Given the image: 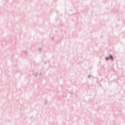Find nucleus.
Here are the masks:
<instances>
[{
  "label": "nucleus",
  "instance_id": "obj_1",
  "mask_svg": "<svg viewBox=\"0 0 125 125\" xmlns=\"http://www.w3.org/2000/svg\"><path fill=\"white\" fill-rule=\"evenodd\" d=\"M109 58H110V59L112 60H114V58H113V56L111 55H109Z\"/></svg>",
  "mask_w": 125,
  "mask_h": 125
},
{
  "label": "nucleus",
  "instance_id": "obj_2",
  "mask_svg": "<svg viewBox=\"0 0 125 125\" xmlns=\"http://www.w3.org/2000/svg\"><path fill=\"white\" fill-rule=\"evenodd\" d=\"M106 60H107V61L109 60V58H106Z\"/></svg>",
  "mask_w": 125,
  "mask_h": 125
}]
</instances>
